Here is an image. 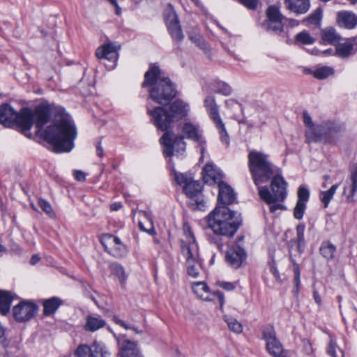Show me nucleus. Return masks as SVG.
<instances>
[{
	"instance_id": "obj_1",
	"label": "nucleus",
	"mask_w": 357,
	"mask_h": 357,
	"mask_svg": "<svg viewBox=\"0 0 357 357\" xmlns=\"http://www.w3.org/2000/svg\"><path fill=\"white\" fill-rule=\"evenodd\" d=\"M51 115L52 107L49 105L40 104L33 110L28 107L22 108L20 116L22 132L31 138L29 130L35 124L36 135H40L45 141L52 145L55 152L71 151L77 137V130L70 116L63 108H56L54 123L42 131L43 127L50 121Z\"/></svg>"
},
{
	"instance_id": "obj_2",
	"label": "nucleus",
	"mask_w": 357,
	"mask_h": 357,
	"mask_svg": "<svg viewBox=\"0 0 357 357\" xmlns=\"http://www.w3.org/2000/svg\"><path fill=\"white\" fill-rule=\"evenodd\" d=\"M180 130L181 135L179 137L176 136L172 132H165L160 138V141L163 146L165 155L169 157L174 153H183L186 148L184 141V139L186 138L197 143L201 147L202 158L206 141L203 137L199 126L190 121H186L181 125Z\"/></svg>"
},
{
	"instance_id": "obj_3",
	"label": "nucleus",
	"mask_w": 357,
	"mask_h": 357,
	"mask_svg": "<svg viewBox=\"0 0 357 357\" xmlns=\"http://www.w3.org/2000/svg\"><path fill=\"white\" fill-rule=\"evenodd\" d=\"M144 87L150 86L149 96L151 99L162 105L169 104L176 96V89L159 66L151 64L144 75Z\"/></svg>"
},
{
	"instance_id": "obj_4",
	"label": "nucleus",
	"mask_w": 357,
	"mask_h": 357,
	"mask_svg": "<svg viewBox=\"0 0 357 357\" xmlns=\"http://www.w3.org/2000/svg\"><path fill=\"white\" fill-rule=\"evenodd\" d=\"M208 226L215 234L227 238L232 237L238 230L240 221L235 213L227 206H217L207 216ZM219 250H222L223 243L220 242L219 236L212 238Z\"/></svg>"
},
{
	"instance_id": "obj_5",
	"label": "nucleus",
	"mask_w": 357,
	"mask_h": 357,
	"mask_svg": "<svg viewBox=\"0 0 357 357\" xmlns=\"http://www.w3.org/2000/svg\"><path fill=\"white\" fill-rule=\"evenodd\" d=\"M287 183L281 175L273 176L271 181V190L266 186H258L260 198L269 206V211L276 213L278 211H284L285 206L282 204L285 200Z\"/></svg>"
},
{
	"instance_id": "obj_6",
	"label": "nucleus",
	"mask_w": 357,
	"mask_h": 357,
	"mask_svg": "<svg viewBox=\"0 0 357 357\" xmlns=\"http://www.w3.org/2000/svg\"><path fill=\"white\" fill-rule=\"evenodd\" d=\"M248 167L257 186L269 181L275 173V166L269 160L268 155L255 150L248 154Z\"/></svg>"
},
{
	"instance_id": "obj_7",
	"label": "nucleus",
	"mask_w": 357,
	"mask_h": 357,
	"mask_svg": "<svg viewBox=\"0 0 357 357\" xmlns=\"http://www.w3.org/2000/svg\"><path fill=\"white\" fill-rule=\"evenodd\" d=\"M184 238L181 239V253L185 259V263H192L200 260L199 248L195 236L188 223L183 224Z\"/></svg>"
},
{
	"instance_id": "obj_8",
	"label": "nucleus",
	"mask_w": 357,
	"mask_h": 357,
	"mask_svg": "<svg viewBox=\"0 0 357 357\" xmlns=\"http://www.w3.org/2000/svg\"><path fill=\"white\" fill-rule=\"evenodd\" d=\"M174 178L178 185H183V192L186 196L194 199L197 206H201L203 203L202 199V184L199 181H193L192 178L187 174L177 173L174 172Z\"/></svg>"
},
{
	"instance_id": "obj_9",
	"label": "nucleus",
	"mask_w": 357,
	"mask_h": 357,
	"mask_svg": "<svg viewBox=\"0 0 357 357\" xmlns=\"http://www.w3.org/2000/svg\"><path fill=\"white\" fill-rule=\"evenodd\" d=\"M38 306L30 301H22L12 308V315L15 321L25 323L37 314Z\"/></svg>"
},
{
	"instance_id": "obj_10",
	"label": "nucleus",
	"mask_w": 357,
	"mask_h": 357,
	"mask_svg": "<svg viewBox=\"0 0 357 357\" xmlns=\"http://www.w3.org/2000/svg\"><path fill=\"white\" fill-rule=\"evenodd\" d=\"M100 241L105 251L110 255L116 258L126 256V247L119 237L110 234H103L100 237Z\"/></svg>"
},
{
	"instance_id": "obj_11",
	"label": "nucleus",
	"mask_w": 357,
	"mask_h": 357,
	"mask_svg": "<svg viewBox=\"0 0 357 357\" xmlns=\"http://www.w3.org/2000/svg\"><path fill=\"white\" fill-rule=\"evenodd\" d=\"M204 104L211 119L213 120L217 129L219 130L222 142L227 145L229 142V137L225 129V124L220 116L215 99L211 96H207L205 98Z\"/></svg>"
},
{
	"instance_id": "obj_12",
	"label": "nucleus",
	"mask_w": 357,
	"mask_h": 357,
	"mask_svg": "<svg viewBox=\"0 0 357 357\" xmlns=\"http://www.w3.org/2000/svg\"><path fill=\"white\" fill-rule=\"evenodd\" d=\"M118 50L112 43H105L96 50V57L103 61V64L108 70H112L116 64L118 59Z\"/></svg>"
},
{
	"instance_id": "obj_13",
	"label": "nucleus",
	"mask_w": 357,
	"mask_h": 357,
	"mask_svg": "<svg viewBox=\"0 0 357 357\" xmlns=\"http://www.w3.org/2000/svg\"><path fill=\"white\" fill-rule=\"evenodd\" d=\"M267 20L262 24V27L274 32H281L283 29L282 19L279 8L275 6H270L266 11Z\"/></svg>"
},
{
	"instance_id": "obj_14",
	"label": "nucleus",
	"mask_w": 357,
	"mask_h": 357,
	"mask_svg": "<svg viewBox=\"0 0 357 357\" xmlns=\"http://www.w3.org/2000/svg\"><path fill=\"white\" fill-rule=\"evenodd\" d=\"M345 127L343 123L328 121L321 125L320 132L322 134V140L328 143H334L344 133Z\"/></svg>"
},
{
	"instance_id": "obj_15",
	"label": "nucleus",
	"mask_w": 357,
	"mask_h": 357,
	"mask_svg": "<svg viewBox=\"0 0 357 357\" xmlns=\"http://www.w3.org/2000/svg\"><path fill=\"white\" fill-rule=\"evenodd\" d=\"M21 112L17 113L10 105L5 103L0 106V123L6 128L18 126L22 131V124L20 122Z\"/></svg>"
},
{
	"instance_id": "obj_16",
	"label": "nucleus",
	"mask_w": 357,
	"mask_h": 357,
	"mask_svg": "<svg viewBox=\"0 0 357 357\" xmlns=\"http://www.w3.org/2000/svg\"><path fill=\"white\" fill-rule=\"evenodd\" d=\"M149 113L151 117V121L157 128L168 132L167 130L173 122L165 108L156 107L152 110L149 109Z\"/></svg>"
},
{
	"instance_id": "obj_17",
	"label": "nucleus",
	"mask_w": 357,
	"mask_h": 357,
	"mask_svg": "<svg viewBox=\"0 0 357 357\" xmlns=\"http://www.w3.org/2000/svg\"><path fill=\"white\" fill-rule=\"evenodd\" d=\"M303 123L307 127L305 132L306 142L311 143L321 141V125L315 126L312 122L310 115L307 112H303Z\"/></svg>"
},
{
	"instance_id": "obj_18",
	"label": "nucleus",
	"mask_w": 357,
	"mask_h": 357,
	"mask_svg": "<svg viewBox=\"0 0 357 357\" xmlns=\"http://www.w3.org/2000/svg\"><path fill=\"white\" fill-rule=\"evenodd\" d=\"M189 110L190 107L188 103L181 100H176L170 105L168 112L174 123L186 117Z\"/></svg>"
},
{
	"instance_id": "obj_19",
	"label": "nucleus",
	"mask_w": 357,
	"mask_h": 357,
	"mask_svg": "<svg viewBox=\"0 0 357 357\" xmlns=\"http://www.w3.org/2000/svg\"><path fill=\"white\" fill-rule=\"evenodd\" d=\"M245 257V250L239 246L230 248L226 253L227 262L234 268H239Z\"/></svg>"
},
{
	"instance_id": "obj_20",
	"label": "nucleus",
	"mask_w": 357,
	"mask_h": 357,
	"mask_svg": "<svg viewBox=\"0 0 357 357\" xmlns=\"http://www.w3.org/2000/svg\"><path fill=\"white\" fill-rule=\"evenodd\" d=\"M218 187V206H226L227 205L232 204L236 199V195L233 189L224 182L219 183Z\"/></svg>"
},
{
	"instance_id": "obj_21",
	"label": "nucleus",
	"mask_w": 357,
	"mask_h": 357,
	"mask_svg": "<svg viewBox=\"0 0 357 357\" xmlns=\"http://www.w3.org/2000/svg\"><path fill=\"white\" fill-rule=\"evenodd\" d=\"M287 10L296 15L305 14L310 8V0H284Z\"/></svg>"
},
{
	"instance_id": "obj_22",
	"label": "nucleus",
	"mask_w": 357,
	"mask_h": 357,
	"mask_svg": "<svg viewBox=\"0 0 357 357\" xmlns=\"http://www.w3.org/2000/svg\"><path fill=\"white\" fill-rule=\"evenodd\" d=\"M77 347H86V353L88 357H109L106 347L100 342L95 341L91 346L80 344Z\"/></svg>"
},
{
	"instance_id": "obj_23",
	"label": "nucleus",
	"mask_w": 357,
	"mask_h": 357,
	"mask_svg": "<svg viewBox=\"0 0 357 357\" xmlns=\"http://www.w3.org/2000/svg\"><path fill=\"white\" fill-rule=\"evenodd\" d=\"M336 54L341 58H347L357 52L355 39H349L344 43H338L335 48Z\"/></svg>"
},
{
	"instance_id": "obj_24",
	"label": "nucleus",
	"mask_w": 357,
	"mask_h": 357,
	"mask_svg": "<svg viewBox=\"0 0 357 357\" xmlns=\"http://www.w3.org/2000/svg\"><path fill=\"white\" fill-rule=\"evenodd\" d=\"M139 221L138 226L142 231H144L151 236H154L156 232L154 229L153 223L150 215L145 212L140 211L138 213Z\"/></svg>"
},
{
	"instance_id": "obj_25",
	"label": "nucleus",
	"mask_w": 357,
	"mask_h": 357,
	"mask_svg": "<svg viewBox=\"0 0 357 357\" xmlns=\"http://www.w3.org/2000/svg\"><path fill=\"white\" fill-rule=\"evenodd\" d=\"M120 347L121 357H134V342L127 340L126 335L116 337Z\"/></svg>"
},
{
	"instance_id": "obj_26",
	"label": "nucleus",
	"mask_w": 357,
	"mask_h": 357,
	"mask_svg": "<svg viewBox=\"0 0 357 357\" xmlns=\"http://www.w3.org/2000/svg\"><path fill=\"white\" fill-rule=\"evenodd\" d=\"M337 22L343 27L353 29L357 24V16L349 11H341L337 13Z\"/></svg>"
},
{
	"instance_id": "obj_27",
	"label": "nucleus",
	"mask_w": 357,
	"mask_h": 357,
	"mask_svg": "<svg viewBox=\"0 0 357 357\" xmlns=\"http://www.w3.org/2000/svg\"><path fill=\"white\" fill-rule=\"evenodd\" d=\"M203 179L205 183H220L221 173L213 164H206L203 169Z\"/></svg>"
},
{
	"instance_id": "obj_28",
	"label": "nucleus",
	"mask_w": 357,
	"mask_h": 357,
	"mask_svg": "<svg viewBox=\"0 0 357 357\" xmlns=\"http://www.w3.org/2000/svg\"><path fill=\"white\" fill-rule=\"evenodd\" d=\"M106 326V321L94 315H88L86 318V323L84 329L89 332H95L104 328Z\"/></svg>"
},
{
	"instance_id": "obj_29",
	"label": "nucleus",
	"mask_w": 357,
	"mask_h": 357,
	"mask_svg": "<svg viewBox=\"0 0 357 357\" xmlns=\"http://www.w3.org/2000/svg\"><path fill=\"white\" fill-rule=\"evenodd\" d=\"M62 303L63 301L55 296L44 300L43 302V314L45 316H50L53 314L62 305Z\"/></svg>"
},
{
	"instance_id": "obj_30",
	"label": "nucleus",
	"mask_w": 357,
	"mask_h": 357,
	"mask_svg": "<svg viewBox=\"0 0 357 357\" xmlns=\"http://www.w3.org/2000/svg\"><path fill=\"white\" fill-rule=\"evenodd\" d=\"M192 289L193 292L199 297V298L204 301L213 300V298H211L209 289L206 284L204 282H197L192 284Z\"/></svg>"
},
{
	"instance_id": "obj_31",
	"label": "nucleus",
	"mask_w": 357,
	"mask_h": 357,
	"mask_svg": "<svg viewBox=\"0 0 357 357\" xmlns=\"http://www.w3.org/2000/svg\"><path fill=\"white\" fill-rule=\"evenodd\" d=\"M13 295L10 291L0 290V313L6 315L10 308Z\"/></svg>"
},
{
	"instance_id": "obj_32",
	"label": "nucleus",
	"mask_w": 357,
	"mask_h": 357,
	"mask_svg": "<svg viewBox=\"0 0 357 357\" xmlns=\"http://www.w3.org/2000/svg\"><path fill=\"white\" fill-rule=\"evenodd\" d=\"M321 38L324 42L329 44L335 45L341 39V36L333 27H328L321 31Z\"/></svg>"
},
{
	"instance_id": "obj_33",
	"label": "nucleus",
	"mask_w": 357,
	"mask_h": 357,
	"mask_svg": "<svg viewBox=\"0 0 357 357\" xmlns=\"http://www.w3.org/2000/svg\"><path fill=\"white\" fill-rule=\"evenodd\" d=\"M319 250L326 260H332L335 257L336 246L330 241H324L321 243Z\"/></svg>"
},
{
	"instance_id": "obj_34",
	"label": "nucleus",
	"mask_w": 357,
	"mask_h": 357,
	"mask_svg": "<svg viewBox=\"0 0 357 357\" xmlns=\"http://www.w3.org/2000/svg\"><path fill=\"white\" fill-rule=\"evenodd\" d=\"M305 225L303 224H299L296 227V239L291 240V243H295L297 244V250L299 253H302L304 251L305 248V238H304V231H305Z\"/></svg>"
},
{
	"instance_id": "obj_35",
	"label": "nucleus",
	"mask_w": 357,
	"mask_h": 357,
	"mask_svg": "<svg viewBox=\"0 0 357 357\" xmlns=\"http://www.w3.org/2000/svg\"><path fill=\"white\" fill-rule=\"evenodd\" d=\"M266 346L268 354L274 357H280L284 351L283 347L278 339L266 344Z\"/></svg>"
},
{
	"instance_id": "obj_36",
	"label": "nucleus",
	"mask_w": 357,
	"mask_h": 357,
	"mask_svg": "<svg viewBox=\"0 0 357 357\" xmlns=\"http://www.w3.org/2000/svg\"><path fill=\"white\" fill-rule=\"evenodd\" d=\"M168 31L172 39L176 41H181L184 37L179 21L167 26Z\"/></svg>"
},
{
	"instance_id": "obj_37",
	"label": "nucleus",
	"mask_w": 357,
	"mask_h": 357,
	"mask_svg": "<svg viewBox=\"0 0 357 357\" xmlns=\"http://www.w3.org/2000/svg\"><path fill=\"white\" fill-rule=\"evenodd\" d=\"M335 73L334 69L330 66H321L317 68L312 72L313 76L319 79H326L329 76L333 75Z\"/></svg>"
},
{
	"instance_id": "obj_38",
	"label": "nucleus",
	"mask_w": 357,
	"mask_h": 357,
	"mask_svg": "<svg viewBox=\"0 0 357 357\" xmlns=\"http://www.w3.org/2000/svg\"><path fill=\"white\" fill-rule=\"evenodd\" d=\"M339 187V184L333 185L329 190L322 191L320 193V199L324 205V208H327L331 200L333 199L334 194Z\"/></svg>"
},
{
	"instance_id": "obj_39",
	"label": "nucleus",
	"mask_w": 357,
	"mask_h": 357,
	"mask_svg": "<svg viewBox=\"0 0 357 357\" xmlns=\"http://www.w3.org/2000/svg\"><path fill=\"white\" fill-rule=\"evenodd\" d=\"M164 15L167 26L179 21L177 15L171 4L168 5L165 10Z\"/></svg>"
},
{
	"instance_id": "obj_40",
	"label": "nucleus",
	"mask_w": 357,
	"mask_h": 357,
	"mask_svg": "<svg viewBox=\"0 0 357 357\" xmlns=\"http://www.w3.org/2000/svg\"><path fill=\"white\" fill-rule=\"evenodd\" d=\"M186 268L188 275L192 278H197L199 275V271L201 269V261H195L192 263L186 262Z\"/></svg>"
},
{
	"instance_id": "obj_41",
	"label": "nucleus",
	"mask_w": 357,
	"mask_h": 357,
	"mask_svg": "<svg viewBox=\"0 0 357 357\" xmlns=\"http://www.w3.org/2000/svg\"><path fill=\"white\" fill-rule=\"evenodd\" d=\"M263 339L266 341V344L277 340L275 329L273 326H266L262 331Z\"/></svg>"
},
{
	"instance_id": "obj_42",
	"label": "nucleus",
	"mask_w": 357,
	"mask_h": 357,
	"mask_svg": "<svg viewBox=\"0 0 357 357\" xmlns=\"http://www.w3.org/2000/svg\"><path fill=\"white\" fill-rule=\"evenodd\" d=\"M263 339L266 341V344L277 340L275 329L273 326H266L262 331Z\"/></svg>"
},
{
	"instance_id": "obj_43",
	"label": "nucleus",
	"mask_w": 357,
	"mask_h": 357,
	"mask_svg": "<svg viewBox=\"0 0 357 357\" xmlns=\"http://www.w3.org/2000/svg\"><path fill=\"white\" fill-rule=\"evenodd\" d=\"M321 17L322 10L321 8H317L307 17L303 20V22H307L310 24H317L321 21Z\"/></svg>"
},
{
	"instance_id": "obj_44",
	"label": "nucleus",
	"mask_w": 357,
	"mask_h": 357,
	"mask_svg": "<svg viewBox=\"0 0 357 357\" xmlns=\"http://www.w3.org/2000/svg\"><path fill=\"white\" fill-rule=\"evenodd\" d=\"M291 260L293 263V271L294 273V286H295V287L294 289V292L295 293V294H298V291H299V287L301 284V280H300L301 273H300L299 265L297 263H296L295 261L293 260L291 258Z\"/></svg>"
},
{
	"instance_id": "obj_45",
	"label": "nucleus",
	"mask_w": 357,
	"mask_h": 357,
	"mask_svg": "<svg viewBox=\"0 0 357 357\" xmlns=\"http://www.w3.org/2000/svg\"><path fill=\"white\" fill-rule=\"evenodd\" d=\"M190 40L196 44L199 48L204 51L208 50V45L204 40V38L199 34H192L189 35Z\"/></svg>"
},
{
	"instance_id": "obj_46",
	"label": "nucleus",
	"mask_w": 357,
	"mask_h": 357,
	"mask_svg": "<svg viewBox=\"0 0 357 357\" xmlns=\"http://www.w3.org/2000/svg\"><path fill=\"white\" fill-rule=\"evenodd\" d=\"M225 321L227 323L228 327L231 331L236 333H240L242 332L243 326L236 319L226 317Z\"/></svg>"
},
{
	"instance_id": "obj_47",
	"label": "nucleus",
	"mask_w": 357,
	"mask_h": 357,
	"mask_svg": "<svg viewBox=\"0 0 357 357\" xmlns=\"http://www.w3.org/2000/svg\"><path fill=\"white\" fill-rule=\"evenodd\" d=\"M296 40L302 44L310 45L314 43V39L306 31H302L296 36Z\"/></svg>"
},
{
	"instance_id": "obj_48",
	"label": "nucleus",
	"mask_w": 357,
	"mask_h": 357,
	"mask_svg": "<svg viewBox=\"0 0 357 357\" xmlns=\"http://www.w3.org/2000/svg\"><path fill=\"white\" fill-rule=\"evenodd\" d=\"M109 268L112 273L119 278L121 282L126 280L124 269L120 264L114 263L110 265Z\"/></svg>"
},
{
	"instance_id": "obj_49",
	"label": "nucleus",
	"mask_w": 357,
	"mask_h": 357,
	"mask_svg": "<svg viewBox=\"0 0 357 357\" xmlns=\"http://www.w3.org/2000/svg\"><path fill=\"white\" fill-rule=\"evenodd\" d=\"M350 180L351 181V194L354 195L357 190V165L351 169Z\"/></svg>"
},
{
	"instance_id": "obj_50",
	"label": "nucleus",
	"mask_w": 357,
	"mask_h": 357,
	"mask_svg": "<svg viewBox=\"0 0 357 357\" xmlns=\"http://www.w3.org/2000/svg\"><path fill=\"white\" fill-rule=\"evenodd\" d=\"M305 209V203L297 202L294 208V215L295 218L301 220L303 217L304 211Z\"/></svg>"
},
{
	"instance_id": "obj_51",
	"label": "nucleus",
	"mask_w": 357,
	"mask_h": 357,
	"mask_svg": "<svg viewBox=\"0 0 357 357\" xmlns=\"http://www.w3.org/2000/svg\"><path fill=\"white\" fill-rule=\"evenodd\" d=\"M309 195L308 190L303 186H300L298 191V199L297 202L305 203L309 199Z\"/></svg>"
},
{
	"instance_id": "obj_52",
	"label": "nucleus",
	"mask_w": 357,
	"mask_h": 357,
	"mask_svg": "<svg viewBox=\"0 0 357 357\" xmlns=\"http://www.w3.org/2000/svg\"><path fill=\"white\" fill-rule=\"evenodd\" d=\"M38 204L42 210L47 214L51 215L53 213L52 206L47 201L44 199H39Z\"/></svg>"
},
{
	"instance_id": "obj_53",
	"label": "nucleus",
	"mask_w": 357,
	"mask_h": 357,
	"mask_svg": "<svg viewBox=\"0 0 357 357\" xmlns=\"http://www.w3.org/2000/svg\"><path fill=\"white\" fill-rule=\"evenodd\" d=\"M337 344L332 339H331L329 344L327 347V354L332 357H337L336 356Z\"/></svg>"
},
{
	"instance_id": "obj_54",
	"label": "nucleus",
	"mask_w": 357,
	"mask_h": 357,
	"mask_svg": "<svg viewBox=\"0 0 357 357\" xmlns=\"http://www.w3.org/2000/svg\"><path fill=\"white\" fill-rule=\"evenodd\" d=\"M238 1L249 9L254 10L257 8V0H238Z\"/></svg>"
},
{
	"instance_id": "obj_55",
	"label": "nucleus",
	"mask_w": 357,
	"mask_h": 357,
	"mask_svg": "<svg viewBox=\"0 0 357 357\" xmlns=\"http://www.w3.org/2000/svg\"><path fill=\"white\" fill-rule=\"evenodd\" d=\"M218 284L219 287L227 291H232L235 289L234 284L229 282L219 281L218 282Z\"/></svg>"
},
{
	"instance_id": "obj_56",
	"label": "nucleus",
	"mask_w": 357,
	"mask_h": 357,
	"mask_svg": "<svg viewBox=\"0 0 357 357\" xmlns=\"http://www.w3.org/2000/svg\"><path fill=\"white\" fill-rule=\"evenodd\" d=\"M86 351V347H77L74 353V356L75 357H88Z\"/></svg>"
},
{
	"instance_id": "obj_57",
	"label": "nucleus",
	"mask_w": 357,
	"mask_h": 357,
	"mask_svg": "<svg viewBox=\"0 0 357 357\" xmlns=\"http://www.w3.org/2000/svg\"><path fill=\"white\" fill-rule=\"evenodd\" d=\"M112 321H113L115 324H118V325H119V326H121L123 327L125 329L130 328L128 326V324H126L125 323V321H123V320H121V319L118 316H116V315H114V316H113V317H112Z\"/></svg>"
},
{
	"instance_id": "obj_58",
	"label": "nucleus",
	"mask_w": 357,
	"mask_h": 357,
	"mask_svg": "<svg viewBox=\"0 0 357 357\" xmlns=\"http://www.w3.org/2000/svg\"><path fill=\"white\" fill-rule=\"evenodd\" d=\"M75 178L78 181H84L86 179V175L84 172L80 170H76L74 172Z\"/></svg>"
},
{
	"instance_id": "obj_59",
	"label": "nucleus",
	"mask_w": 357,
	"mask_h": 357,
	"mask_svg": "<svg viewBox=\"0 0 357 357\" xmlns=\"http://www.w3.org/2000/svg\"><path fill=\"white\" fill-rule=\"evenodd\" d=\"M231 89L227 84H223L222 87L219 89L218 92L222 93L225 96H228L231 93Z\"/></svg>"
},
{
	"instance_id": "obj_60",
	"label": "nucleus",
	"mask_w": 357,
	"mask_h": 357,
	"mask_svg": "<svg viewBox=\"0 0 357 357\" xmlns=\"http://www.w3.org/2000/svg\"><path fill=\"white\" fill-rule=\"evenodd\" d=\"M213 295V296L217 297V298L219 301L220 307H222V305L224 304V301H225L223 293L220 291H215Z\"/></svg>"
},
{
	"instance_id": "obj_61",
	"label": "nucleus",
	"mask_w": 357,
	"mask_h": 357,
	"mask_svg": "<svg viewBox=\"0 0 357 357\" xmlns=\"http://www.w3.org/2000/svg\"><path fill=\"white\" fill-rule=\"evenodd\" d=\"M225 105L229 108H234L235 107H241V105L233 99L227 100Z\"/></svg>"
},
{
	"instance_id": "obj_62",
	"label": "nucleus",
	"mask_w": 357,
	"mask_h": 357,
	"mask_svg": "<svg viewBox=\"0 0 357 357\" xmlns=\"http://www.w3.org/2000/svg\"><path fill=\"white\" fill-rule=\"evenodd\" d=\"M122 208V204L121 202H114L110 205V210L112 211H119Z\"/></svg>"
},
{
	"instance_id": "obj_63",
	"label": "nucleus",
	"mask_w": 357,
	"mask_h": 357,
	"mask_svg": "<svg viewBox=\"0 0 357 357\" xmlns=\"http://www.w3.org/2000/svg\"><path fill=\"white\" fill-rule=\"evenodd\" d=\"M40 260V257L38 255H33L30 259V264L36 265Z\"/></svg>"
},
{
	"instance_id": "obj_64",
	"label": "nucleus",
	"mask_w": 357,
	"mask_h": 357,
	"mask_svg": "<svg viewBox=\"0 0 357 357\" xmlns=\"http://www.w3.org/2000/svg\"><path fill=\"white\" fill-rule=\"evenodd\" d=\"M96 152H97V155L99 157L103 156V149H102L100 142L96 146Z\"/></svg>"
}]
</instances>
